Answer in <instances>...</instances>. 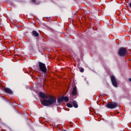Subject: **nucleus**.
<instances>
[{"mask_svg":"<svg viewBox=\"0 0 131 131\" xmlns=\"http://www.w3.org/2000/svg\"><path fill=\"white\" fill-rule=\"evenodd\" d=\"M63 101V96L59 97L57 99L58 103H57V98L55 97L51 96L48 99H43L41 103L43 106H58Z\"/></svg>","mask_w":131,"mask_h":131,"instance_id":"nucleus-1","label":"nucleus"},{"mask_svg":"<svg viewBox=\"0 0 131 131\" xmlns=\"http://www.w3.org/2000/svg\"><path fill=\"white\" fill-rule=\"evenodd\" d=\"M106 107L108 109H115V108H117V107H120V104L115 101L110 102L106 104Z\"/></svg>","mask_w":131,"mask_h":131,"instance_id":"nucleus-2","label":"nucleus"},{"mask_svg":"<svg viewBox=\"0 0 131 131\" xmlns=\"http://www.w3.org/2000/svg\"><path fill=\"white\" fill-rule=\"evenodd\" d=\"M118 54L120 57H125L127 54V50L125 47H121L118 51Z\"/></svg>","mask_w":131,"mask_h":131,"instance_id":"nucleus-3","label":"nucleus"},{"mask_svg":"<svg viewBox=\"0 0 131 131\" xmlns=\"http://www.w3.org/2000/svg\"><path fill=\"white\" fill-rule=\"evenodd\" d=\"M39 64V68L40 71L43 72L44 74L47 73L48 71V69H47V67L46 66V64L39 61L38 62Z\"/></svg>","mask_w":131,"mask_h":131,"instance_id":"nucleus-4","label":"nucleus"},{"mask_svg":"<svg viewBox=\"0 0 131 131\" xmlns=\"http://www.w3.org/2000/svg\"><path fill=\"white\" fill-rule=\"evenodd\" d=\"M111 80L113 85L115 88H117V81H116V79H115V76H111Z\"/></svg>","mask_w":131,"mask_h":131,"instance_id":"nucleus-5","label":"nucleus"},{"mask_svg":"<svg viewBox=\"0 0 131 131\" xmlns=\"http://www.w3.org/2000/svg\"><path fill=\"white\" fill-rule=\"evenodd\" d=\"M32 35L34 37H39V33L36 32V31H33L32 32Z\"/></svg>","mask_w":131,"mask_h":131,"instance_id":"nucleus-6","label":"nucleus"},{"mask_svg":"<svg viewBox=\"0 0 131 131\" xmlns=\"http://www.w3.org/2000/svg\"><path fill=\"white\" fill-rule=\"evenodd\" d=\"M4 91L5 92V93H7V94H10V95H13V91H12L11 89L8 88H4Z\"/></svg>","mask_w":131,"mask_h":131,"instance_id":"nucleus-7","label":"nucleus"},{"mask_svg":"<svg viewBox=\"0 0 131 131\" xmlns=\"http://www.w3.org/2000/svg\"><path fill=\"white\" fill-rule=\"evenodd\" d=\"M72 95L73 96H76V95H77V88H76V86H74L73 88Z\"/></svg>","mask_w":131,"mask_h":131,"instance_id":"nucleus-8","label":"nucleus"},{"mask_svg":"<svg viewBox=\"0 0 131 131\" xmlns=\"http://www.w3.org/2000/svg\"><path fill=\"white\" fill-rule=\"evenodd\" d=\"M39 96L40 98H41L42 99H47V95L42 92H39Z\"/></svg>","mask_w":131,"mask_h":131,"instance_id":"nucleus-9","label":"nucleus"},{"mask_svg":"<svg viewBox=\"0 0 131 131\" xmlns=\"http://www.w3.org/2000/svg\"><path fill=\"white\" fill-rule=\"evenodd\" d=\"M72 103L74 108H78V104H77V102H76V101L73 100Z\"/></svg>","mask_w":131,"mask_h":131,"instance_id":"nucleus-10","label":"nucleus"},{"mask_svg":"<svg viewBox=\"0 0 131 131\" xmlns=\"http://www.w3.org/2000/svg\"><path fill=\"white\" fill-rule=\"evenodd\" d=\"M62 98L63 99V101H64L65 102H68V101H69V98L67 96H62Z\"/></svg>","mask_w":131,"mask_h":131,"instance_id":"nucleus-11","label":"nucleus"},{"mask_svg":"<svg viewBox=\"0 0 131 131\" xmlns=\"http://www.w3.org/2000/svg\"><path fill=\"white\" fill-rule=\"evenodd\" d=\"M67 106L69 108H72V107H73V105H72V104H71V103H69L67 104Z\"/></svg>","mask_w":131,"mask_h":131,"instance_id":"nucleus-12","label":"nucleus"},{"mask_svg":"<svg viewBox=\"0 0 131 131\" xmlns=\"http://www.w3.org/2000/svg\"><path fill=\"white\" fill-rule=\"evenodd\" d=\"M31 2L33 4H36V0H31Z\"/></svg>","mask_w":131,"mask_h":131,"instance_id":"nucleus-13","label":"nucleus"},{"mask_svg":"<svg viewBox=\"0 0 131 131\" xmlns=\"http://www.w3.org/2000/svg\"><path fill=\"white\" fill-rule=\"evenodd\" d=\"M80 72H83V71H84V70L83 68H82L80 70Z\"/></svg>","mask_w":131,"mask_h":131,"instance_id":"nucleus-14","label":"nucleus"},{"mask_svg":"<svg viewBox=\"0 0 131 131\" xmlns=\"http://www.w3.org/2000/svg\"><path fill=\"white\" fill-rule=\"evenodd\" d=\"M129 81H131V78H129Z\"/></svg>","mask_w":131,"mask_h":131,"instance_id":"nucleus-15","label":"nucleus"}]
</instances>
